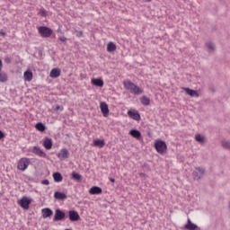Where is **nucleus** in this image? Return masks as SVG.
Wrapping results in <instances>:
<instances>
[{
    "label": "nucleus",
    "mask_w": 230,
    "mask_h": 230,
    "mask_svg": "<svg viewBox=\"0 0 230 230\" xmlns=\"http://www.w3.org/2000/svg\"><path fill=\"white\" fill-rule=\"evenodd\" d=\"M123 85L126 91H128L131 94H135L136 96H139V94H143L144 93L143 88L139 87L128 79L123 81Z\"/></svg>",
    "instance_id": "obj_1"
},
{
    "label": "nucleus",
    "mask_w": 230,
    "mask_h": 230,
    "mask_svg": "<svg viewBox=\"0 0 230 230\" xmlns=\"http://www.w3.org/2000/svg\"><path fill=\"white\" fill-rule=\"evenodd\" d=\"M30 158L22 157L17 163V168L20 172H26L28 170V166H30Z\"/></svg>",
    "instance_id": "obj_2"
},
{
    "label": "nucleus",
    "mask_w": 230,
    "mask_h": 230,
    "mask_svg": "<svg viewBox=\"0 0 230 230\" xmlns=\"http://www.w3.org/2000/svg\"><path fill=\"white\" fill-rule=\"evenodd\" d=\"M155 148L158 154H164L168 150V146H166L165 141L156 140L155 142Z\"/></svg>",
    "instance_id": "obj_3"
},
{
    "label": "nucleus",
    "mask_w": 230,
    "mask_h": 230,
    "mask_svg": "<svg viewBox=\"0 0 230 230\" xmlns=\"http://www.w3.org/2000/svg\"><path fill=\"white\" fill-rule=\"evenodd\" d=\"M40 35L45 39L49 38L50 35H53V30L46 26H40L38 28Z\"/></svg>",
    "instance_id": "obj_4"
},
{
    "label": "nucleus",
    "mask_w": 230,
    "mask_h": 230,
    "mask_svg": "<svg viewBox=\"0 0 230 230\" xmlns=\"http://www.w3.org/2000/svg\"><path fill=\"white\" fill-rule=\"evenodd\" d=\"M19 206L22 208V209H30V204H31V199L23 196L21 200L18 201Z\"/></svg>",
    "instance_id": "obj_5"
},
{
    "label": "nucleus",
    "mask_w": 230,
    "mask_h": 230,
    "mask_svg": "<svg viewBox=\"0 0 230 230\" xmlns=\"http://www.w3.org/2000/svg\"><path fill=\"white\" fill-rule=\"evenodd\" d=\"M66 218V213L60 209H56L54 222H60Z\"/></svg>",
    "instance_id": "obj_6"
},
{
    "label": "nucleus",
    "mask_w": 230,
    "mask_h": 230,
    "mask_svg": "<svg viewBox=\"0 0 230 230\" xmlns=\"http://www.w3.org/2000/svg\"><path fill=\"white\" fill-rule=\"evenodd\" d=\"M184 229L186 230H200L199 226L191 222V219L188 217L187 224L184 226Z\"/></svg>",
    "instance_id": "obj_7"
},
{
    "label": "nucleus",
    "mask_w": 230,
    "mask_h": 230,
    "mask_svg": "<svg viewBox=\"0 0 230 230\" xmlns=\"http://www.w3.org/2000/svg\"><path fill=\"white\" fill-rule=\"evenodd\" d=\"M68 215L69 220H71V222H78V220H80V215L75 210H70L68 212Z\"/></svg>",
    "instance_id": "obj_8"
},
{
    "label": "nucleus",
    "mask_w": 230,
    "mask_h": 230,
    "mask_svg": "<svg viewBox=\"0 0 230 230\" xmlns=\"http://www.w3.org/2000/svg\"><path fill=\"white\" fill-rule=\"evenodd\" d=\"M58 159H60V161H64V159H67V157H69V151L66 148L61 149L58 154Z\"/></svg>",
    "instance_id": "obj_9"
},
{
    "label": "nucleus",
    "mask_w": 230,
    "mask_h": 230,
    "mask_svg": "<svg viewBox=\"0 0 230 230\" xmlns=\"http://www.w3.org/2000/svg\"><path fill=\"white\" fill-rule=\"evenodd\" d=\"M100 109L102 116H104V118H107L109 116V105H107L105 102H101Z\"/></svg>",
    "instance_id": "obj_10"
},
{
    "label": "nucleus",
    "mask_w": 230,
    "mask_h": 230,
    "mask_svg": "<svg viewBox=\"0 0 230 230\" xmlns=\"http://www.w3.org/2000/svg\"><path fill=\"white\" fill-rule=\"evenodd\" d=\"M128 116L130 117L131 119H135V121H139V119H141V115H139V112L136 111H128Z\"/></svg>",
    "instance_id": "obj_11"
},
{
    "label": "nucleus",
    "mask_w": 230,
    "mask_h": 230,
    "mask_svg": "<svg viewBox=\"0 0 230 230\" xmlns=\"http://www.w3.org/2000/svg\"><path fill=\"white\" fill-rule=\"evenodd\" d=\"M43 146L46 150H51V148H53V140L49 137H45L43 140Z\"/></svg>",
    "instance_id": "obj_12"
},
{
    "label": "nucleus",
    "mask_w": 230,
    "mask_h": 230,
    "mask_svg": "<svg viewBox=\"0 0 230 230\" xmlns=\"http://www.w3.org/2000/svg\"><path fill=\"white\" fill-rule=\"evenodd\" d=\"M32 154H35V155H38V157H46V154L43 152V150L39 146H33L32 147Z\"/></svg>",
    "instance_id": "obj_13"
},
{
    "label": "nucleus",
    "mask_w": 230,
    "mask_h": 230,
    "mask_svg": "<svg viewBox=\"0 0 230 230\" xmlns=\"http://www.w3.org/2000/svg\"><path fill=\"white\" fill-rule=\"evenodd\" d=\"M89 193L90 195H102V193H103V190L98 186H93L89 190Z\"/></svg>",
    "instance_id": "obj_14"
},
{
    "label": "nucleus",
    "mask_w": 230,
    "mask_h": 230,
    "mask_svg": "<svg viewBox=\"0 0 230 230\" xmlns=\"http://www.w3.org/2000/svg\"><path fill=\"white\" fill-rule=\"evenodd\" d=\"M54 199H56V200H66V199H67V195L64 192L56 191L54 193Z\"/></svg>",
    "instance_id": "obj_15"
},
{
    "label": "nucleus",
    "mask_w": 230,
    "mask_h": 230,
    "mask_svg": "<svg viewBox=\"0 0 230 230\" xmlns=\"http://www.w3.org/2000/svg\"><path fill=\"white\" fill-rule=\"evenodd\" d=\"M91 84L95 87H103V79L102 78H92Z\"/></svg>",
    "instance_id": "obj_16"
},
{
    "label": "nucleus",
    "mask_w": 230,
    "mask_h": 230,
    "mask_svg": "<svg viewBox=\"0 0 230 230\" xmlns=\"http://www.w3.org/2000/svg\"><path fill=\"white\" fill-rule=\"evenodd\" d=\"M41 215L44 218H49V217L53 216V210L51 208H43Z\"/></svg>",
    "instance_id": "obj_17"
},
{
    "label": "nucleus",
    "mask_w": 230,
    "mask_h": 230,
    "mask_svg": "<svg viewBox=\"0 0 230 230\" xmlns=\"http://www.w3.org/2000/svg\"><path fill=\"white\" fill-rule=\"evenodd\" d=\"M183 91L189 94V96H191L192 98H199V93L195 90H191L190 88H183Z\"/></svg>",
    "instance_id": "obj_18"
},
{
    "label": "nucleus",
    "mask_w": 230,
    "mask_h": 230,
    "mask_svg": "<svg viewBox=\"0 0 230 230\" xmlns=\"http://www.w3.org/2000/svg\"><path fill=\"white\" fill-rule=\"evenodd\" d=\"M60 73L61 71L59 68H53L50 71L49 76L50 78H58V76H60Z\"/></svg>",
    "instance_id": "obj_19"
},
{
    "label": "nucleus",
    "mask_w": 230,
    "mask_h": 230,
    "mask_svg": "<svg viewBox=\"0 0 230 230\" xmlns=\"http://www.w3.org/2000/svg\"><path fill=\"white\" fill-rule=\"evenodd\" d=\"M23 78L25 80V82H31V80H33V73L30 72V71H25L23 74Z\"/></svg>",
    "instance_id": "obj_20"
},
{
    "label": "nucleus",
    "mask_w": 230,
    "mask_h": 230,
    "mask_svg": "<svg viewBox=\"0 0 230 230\" xmlns=\"http://www.w3.org/2000/svg\"><path fill=\"white\" fill-rule=\"evenodd\" d=\"M129 134L132 136V137H135V139H141V132L139 130L131 129Z\"/></svg>",
    "instance_id": "obj_21"
},
{
    "label": "nucleus",
    "mask_w": 230,
    "mask_h": 230,
    "mask_svg": "<svg viewBox=\"0 0 230 230\" xmlns=\"http://www.w3.org/2000/svg\"><path fill=\"white\" fill-rule=\"evenodd\" d=\"M93 146H99V148H103V146H105V140L103 139L93 140Z\"/></svg>",
    "instance_id": "obj_22"
},
{
    "label": "nucleus",
    "mask_w": 230,
    "mask_h": 230,
    "mask_svg": "<svg viewBox=\"0 0 230 230\" xmlns=\"http://www.w3.org/2000/svg\"><path fill=\"white\" fill-rule=\"evenodd\" d=\"M53 179L55 182H62L64 178L62 177V174H60V172H54Z\"/></svg>",
    "instance_id": "obj_23"
},
{
    "label": "nucleus",
    "mask_w": 230,
    "mask_h": 230,
    "mask_svg": "<svg viewBox=\"0 0 230 230\" xmlns=\"http://www.w3.org/2000/svg\"><path fill=\"white\" fill-rule=\"evenodd\" d=\"M107 51L109 53H112V51H116V44H114L112 41L109 42L107 45Z\"/></svg>",
    "instance_id": "obj_24"
},
{
    "label": "nucleus",
    "mask_w": 230,
    "mask_h": 230,
    "mask_svg": "<svg viewBox=\"0 0 230 230\" xmlns=\"http://www.w3.org/2000/svg\"><path fill=\"white\" fill-rule=\"evenodd\" d=\"M140 102L142 103V105L148 106L150 105V98L146 96H142L140 98Z\"/></svg>",
    "instance_id": "obj_25"
},
{
    "label": "nucleus",
    "mask_w": 230,
    "mask_h": 230,
    "mask_svg": "<svg viewBox=\"0 0 230 230\" xmlns=\"http://www.w3.org/2000/svg\"><path fill=\"white\" fill-rule=\"evenodd\" d=\"M0 82L4 84V82H8V75L4 72L0 71Z\"/></svg>",
    "instance_id": "obj_26"
},
{
    "label": "nucleus",
    "mask_w": 230,
    "mask_h": 230,
    "mask_svg": "<svg viewBox=\"0 0 230 230\" xmlns=\"http://www.w3.org/2000/svg\"><path fill=\"white\" fill-rule=\"evenodd\" d=\"M35 128L40 132H44V130H46V126L42 122H39L36 124Z\"/></svg>",
    "instance_id": "obj_27"
},
{
    "label": "nucleus",
    "mask_w": 230,
    "mask_h": 230,
    "mask_svg": "<svg viewBox=\"0 0 230 230\" xmlns=\"http://www.w3.org/2000/svg\"><path fill=\"white\" fill-rule=\"evenodd\" d=\"M72 179H74V181H80V179H82V175L78 172H72Z\"/></svg>",
    "instance_id": "obj_28"
},
{
    "label": "nucleus",
    "mask_w": 230,
    "mask_h": 230,
    "mask_svg": "<svg viewBox=\"0 0 230 230\" xmlns=\"http://www.w3.org/2000/svg\"><path fill=\"white\" fill-rule=\"evenodd\" d=\"M208 51H215V44L209 42L206 44Z\"/></svg>",
    "instance_id": "obj_29"
},
{
    "label": "nucleus",
    "mask_w": 230,
    "mask_h": 230,
    "mask_svg": "<svg viewBox=\"0 0 230 230\" xmlns=\"http://www.w3.org/2000/svg\"><path fill=\"white\" fill-rule=\"evenodd\" d=\"M222 146H223V148H226V150H230V142L223 141Z\"/></svg>",
    "instance_id": "obj_30"
},
{
    "label": "nucleus",
    "mask_w": 230,
    "mask_h": 230,
    "mask_svg": "<svg viewBox=\"0 0 230 230\" xmlns=\"http://www.w3.org/2000/svg\"><path fill=\"white\" fill-rule=\"evenodd\" d=\"M47 13H48V12L46 11V9H44V8L40 9V15H41L42 17H46Z\"/></svg>",
    "instance_id": "obj_31"
},
{
    "label": "nucleus",
    "mask_w": 230,
    "mask_h": 230,
    "mask_svg": "<svg viewBox=\"0 0 230 230\" xmlns=\"http://www.w3.org/2000/svg\"><path fill=\"white\" fill-rule=\"evenodd\" d=\"M195 139H196V141H198L199 143H202V136H200V135H196Z\"/></svg>",
    "instance_id": "obj_32"
},
{
    "label": "nucleus",
    "mask_w": 230,
    "mask_h": 230,
    "mask_svg": "<svg viewBox=\"0 0 230 230\" xmlns=\"http://www.w3.org/2000/svg\"><path fill=\"white\" fill-rule=\"evenodd\" d=\"M4 62H5V64H11L12 63V58H10V57H5L4 58Z\"/></svg>",
    "instance_id": "obj_33"
},
{
    "label": "nucleus",
    "mask_w": 230,
    "mask_h": 230,
    "mask_svg": "<svg viewBox=\"0 0 230 230\" xmlns=\"http://www.w3.org/2000/svg\"><path fill=\"white\" fill-rule=\"evenodd\" d=\"M58 40L61 41V42H66V40H67V38L65 37V36H61L58 38Z\"/></svg>",
    "instance_id": "obj_34"
},
{
    "label": "nucleus",
    "mask_w": 230,
    "mask_h": 230,
    "mask_svg": "<svg viewBox=\"0 0 230 230\" xmlns=\"http://www.w3.org/2000/svg\"><path fill=\"white\" fill-rule=\"evenodd\" d=\"M41 184H44L45 186H49V180H43L41 181Z\"/></svg>",
    "instance_id": "obj_35"
},
{
    "label": "nucleus",
    "mask_w": 230,
    "mask_h": 230,
    "mask_svg": "<svg viewBox=\"0 0 230 230\" xmlns=\"http://www.w3.org/2000/svg\"><path fill=\"white\" fill-rule=\"evenodd\" d=\"M76 37H84V32L82 31H77Z\"/></svg>",
    "instance_id": "obj_36"
},
{
    "label": "nucleus",
    "mask_w": 230,
    "mask_h": 230,
    "mask_svg": "<svg viewBox=\"0 0 230 230\" xmlns=\"http://www.w3.org/2000/svg\"><path fill=\"white\" fill-rule=\"evenodd\" d=\"M56 111H64V106H56Z\"/></svg>",
    "instance_id": "obj_37"
},
{
    "label": "nucleus",
    "mask_w": 230,
    "mask_h": 230,
    "mask_svg": "<svg viewBox=\"0 0 230 230\" xmlns=\"http://www.w3.org/2000/svg\"><path fill=\"white\" fill-rule=\"evenodd\" d=\"M3 137H4V133H3V131L0 130V139H3Z\"/></svg>",
    "instance_id": "obj_38"
},
{
    "label": "nucleus",
    "mask_w": 230,
    "mask_h": 230,
    "mask_svg": "<svg viewBox=\"0 0 230 230\" xmlns=\"http://www.w3.org/2000/svg\"><path fill=\"white\" fill-rule=\"evenodd\" d=\"M0 71H3V60L0 59Z\"/></svg>",
    "instance_id": "obj_39"
},
{
    "label": "nucleus",
    "mask_w": 230,
    "mask_h": 230,
    "mask_svg": "<svg viewBox=\"0 0 230 230\" xmlns=\"http://www.w3.org/2000/svg\"><path fill=\"white\" fill-rule=\"evenodd\" d=\"M139 177H146V174L145 172H140Z\"/></svg>",
    "instance_id": "obj_40"
},
{
    "label": "nucleus",
    "mask_w": 230,
    "mask_h": 230,
    "mask_svg": "<svg viewBox=\"0 0 230 230\" xmlns=\"http://www.w3.org/2000/svg\"><path fill=\"white\" fill-rule=\"evenodd\" d=\"M0 35H1L2 37H4V35H6V33H5L4 31H0Z\"/></svg>",
    "instance_id": "obj_41"
},
{
    "label": "nucleus",
    "mask_w": 230,
    "mask_h": 230,
    "mask_svg": "<svg viewBox=\"0 0 230 230\" xmlns=\"http://www.w3.org/2000/svg\"><path fill=\"white\" fill-rule=\"evenodd\" d=\"M111 182H116V180L114 178L110 179Z\"/></svg>",
    "instance_id": "obj_42"
},
{
    "label": "nucleus",
    "mask_w": 230,
    "mask_h": 230,
    "mask_svg": "<svg viewBox=\"0 0 230 230\" xmlns=\"http://www.w3.org/2000/svg\"><path fill=\"white\" fill-rule=\"evenodd\" d=\"M146 3H152V0H144Z\"/></svg>",
    "instance_id": "obj_43"
},
{
    "label": "nucleus",
    "mask_w": 230,
    "mask_h": 230,
    "mask_svg": "<svg viewBox=\"0 0 230 230\" xmlns=\"http://www.w3.org/2000/svg\"><path fill=\"white\" fill-rule=\"evenodd\" d=\"M202 141H203V143H204V138H202Z\"/></svg>",
    "instance_id": "obj_44"
},
{
    "label": "nucleus",
    "mask_w": 230,
    "mask_h": 230,
    "mask_svg": "<svg viewBox=\"0 0 230 230\" xmlns=\"http://www.w3.org/2000/svg\"><path fill=\"white\" fill-rule=\"evenodd\" d=\"M196 172H193V175H195Z\"/></svg>",
    "instance_id": "obj_45"
}]
</instances>
